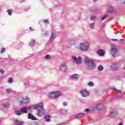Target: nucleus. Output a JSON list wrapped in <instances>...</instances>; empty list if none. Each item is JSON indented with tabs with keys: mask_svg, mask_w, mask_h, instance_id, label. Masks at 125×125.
<instances>
[{
	"mask_svg": "<svg viewBox=\"0 0 125 125\" xmlns=\"http://www.w3.org/2000/svg\"><path fill=\"white\" fill-rule=\"evenodd\" d=\"M33 108L35 110H37V116L38 117H42L44 115L45 111L43 108V103H39L33 105Z\"/></svg>",
	"mask_w": 125,
	"mask_h": 125,
	"instance_id": "nucleus-1",
	"label": "nucleus"
},
{
	"mask_svg": "<svg viewBox=\"0 0 125 125\" xmlns=\"http://www.w3.org/2000/svg\"><path fill=\"white\" fill-rule=\"evenodd\" d=\"M84 62L87 67V70H93L95 69V62L94 61L90 59L88 57H85L84 59Z\"/></svg>",
	"mask_w": 125,
	"mask_h": 125,
	"instance_id": "nucleus-2",
	"label": "nucleus"
},
{
	"mask_svg": "<svg viewBox=\"0 0 125 125\" xmlns=\"http://www.w3.org/2000/svg\"><path fill=\"white\" fill-rule=\"evenodd\" d=\"M90 47V45L88 42H83L80 43V46L77 47L78 50L81 51H88Z\"/></svg>",
	"mask_w": 125,
	"mask_h": 125,
	"instance_id": "nucleus-3",
	"label": "nucleus"
},
{
	"mask_svg": "<svg viewBox=\"0 0 125 125\" xmlns=\"http://www.w3.org/2000/svg\"><path fill=\"white\" fill-rule=\"evenodd\" d=\"M18 102L20 105L28 104L30 102V98L28 96L20 97L18 99Z\"/></svg>",
	"mask_w": 125,
	"mask_h": 125,
	"instance_id": "nucleus-4",
	"label": "nucleus"
},
{
	"mask_svg": "<svg viewBox=\"0 0 125 125\" xmlns=\"http://www.w3.org/2000/svg\"><path fill=\"white\" fill-rule=\"evenodd\" d=\"M72 60L75 62L76 64L79 65L80 64H82V57L78 56L77 57L75 55L72 56Z\"/></svg>",
	"mask_w": 125,
	"mask_h": 125,
	"instance_id": "nucleus-5",
	"label": "nucleus"
},
{
	"mask_svg": "<svg viewBox=\"0 0 125 125\" xmlns=\"http://www.w3.org/2000/svg\"><path fill=\"white\" fill-rule=\"evenodd\" d=\"M33 109H34L33 105L29 106L28 107H23L21 108V112L23 114H27L28 113V111H31Z\"/></svg>",
	"mask_w": 125,
	"mask_h": 125,
	"instance_id": "nucleus-6",
	"label": "nucleus"
},
{
	"mask_svg": "<svg viewBox=\"0 0 125 125\" xmlns=\"http://www.w3.org/2000/svg\"><path fill=\"white\" fill-rule=\"evenodd\" d=\"M80 94L83 97H87L89 95V92L86 89H83L80 91Z\"/></svg>",
	"mask_w": 125,
	"mask_h": 125,
	"instance_id": "nucleus-7",
	"label": "nucleus"
},
{
	"mask_svg": "<svg viewBox=\"0 0 125 125\" xmlns=\"http://www.w3.org/2000/svg\"><path fill=\"white\" fill-rule=\"evenodd\" d=\"M110 54L112 55L113 57H116L118 55V49L116 48V47H113L110 50Z\"/></svg>",
	"mask_w": 125,
	"mask_h": 125,
	"instance_id": "nucleus-8",
	"label": "nucleus"
},
{
	"mask_svg": "<svg viewBox=\"0 0 125 125\" xmlns=\"http://www.w3.org/2000/svg\"><path fill=\"white\" fill-rule=\"evenodd\" d=\"M59 70L61 71V72H67L68 70V67L67 65L65 64H62V65H60L59 66Z\"/></svg>",
	"mask_w": 125,
	"mask_h": 125,
	"instance_id": "nucleus-9",
	"label": "nucleus"
},
{
	"mask_svg": "<svg viewBox=\"0 0 125 125\" xmlns=\"http://www.w3.org/2000/svg\"><path fill=\"white\" fill-rule=\"evenodd\" d=\"M55 38H56V31H53L52 32V35L51 36V38L50 39V42H52L54 40H55Z\"/></svg>",
	"mask_w": 125,
	"mask_h": 125,
	"instance_id": "nucleus-10",
	"label": "nucleus"
},
{
	"mask_svg": "<svg viewBox=\"0 0 125 125\" xmlns=\"http://www.w3.org/2000/svg\"><path fill=\"white\" fill-rule=\"evenodd\" d=\"M55 92V98H57L62 96V92L60 91H54Z\"/></svg>",
	"mask_w": 125,
	"mask_h": 125,
	"instance_id": "nucleus-11",
	"label": "nucleus"
},
{
	"mask_svg": "<svg viewBox=\"0 0 125 125\" xmlns=\"http://www.w3.org/2000/svg\"><path fill=\"white\" fill-rule=\"evenodd\" d=\"M79 77L80 76L78 74H74L71 76V80L72 81H78L79 80Z\"/></svg>",
	"mask_w": 125,
	"mask_h": 125,
	"instance_id": "nucleus-12",
	"label": "nucleus"
},
{
	"mask_svg": "<svg viewBox=\"0 0 125 125\" xmlns=\"http://www.w3.org/2000/svg\"><path fill=\"white\" fill-rule=\"evenodd\" d=\"M47 95L48 97L50 98L55 99V94L54 91L49 92V93H48Z\"/></svg>",
	"mask_w": 125,
	"mask_h": 125,
	"instance_id": "nucleus-13",
	"label": "nucleus"
},
{
	"mask_svg": "<svg viewBox=\"0 0 125 125\" xmlns=\"http://www.w3.org/2000/svg\"><path fill=\"white\" fill-rule=\"evenodd\" d=\"M111 118H115L117 116V112L116 111L112 110L110 112L109 114Z\"/></svg>",
	"mask_w": 125,
	"mask_h": 125,
	"instance_id": "nucleus-14",
	"label": "nucleus"
},
{
	"mask_svg": "<svg viewBox=\"0 0 125 125\" xmlns=\"http://www.w3.org/2000/svg\"><path fill=\"white\" fill-rule=\"evenodd\" d=\"M28 118L29 120H32L33 121H36V120H37V118L31 113L28 114Z\"/></svg>",
	"mask_w": 125,
	"mask_h": 125,
	"instance_id": "nucleus-15",
	"label": "nucleus"
},
{
	"mask_svg": "<svg viewBox=\"0 0 125 125\" xmlns=\"http://www.w3.org/2000/svg\"><path fill=\"white\" fill-rule=\"evenodd\" d=\"M98 54H99V55H100V56H103V55L105 54V51H104L102 49H99V50H98Z\"/></svg>",
	"mask_w": 125,
	"mask_h": 125,
	"instance_id": "nucleus-16",
	"label": "nucleus"
},
{
	"mask_svg": "<svg viewBox=\"0 0 125 125\" xmlns=\"http://www.w3.org/2000/svg\"><path fill=\"white\" fill-rule=\"evenodd\" d=\"M103 108V104L100 103L97 105L96 109L97 110H101Z\"/></svg>",
	"mask_w": 125,
	"mask_h": 125,
	"instance_id": "nucleus-17",
	"label": "nucleus"
},
{
	"mask_svg": "<svg viewBox=\"0 0 125 125\" xmlns=\"http://www.w3.org/2000/svg\"><path fill=\"white\" fill-rule=\"evenodd\" d=\"M83 116H84V114L79 113L75 116V119H81V118H83Z\"/></svg>",
	"mask_w": 125,
	"mask_h": 125,
	"instance_id": "nucleus-18",
	"label": "nucleus"
},
{
	"mask_svg": "<svg viewBox=\"0 0 125 125\" xmlns=\"http://www.w3.org/2000/svg\"><path fill=\"white\" fill-rule=\"evenodd\" d=\"M77 40H76L75 39H72L69 41V43H71V44H75Z\"/></svg>",
	"mask_w": 125,
	"mask_h": 125,
	"instance_id": "nucleus-19",
	"label": "nucleus"
},
{
	"mask_svg": "<svg viewBox=\"0 0 125 125\" xmlns=\"http://www.w3.org/2000/svg\"><path fill=\"white\" fill-rule=\"evenodd\" d=\"M2 106H3V108H7L10 107V104L7 103H5L3 104Z\"/></svg>",
	"mask_w": 125,
	"mask_h": 125,
	"instance_id": "nucleus-20",
	"label": "nucleus"
},
{
	"mask_svg": "<svg viewBox=\"0 0 125 125\" xmlns=\"http://www.w3.org/2000/svg\"><path fill=\"white\" fill-rule=\"evenodd\" d=\"M44 119L46 122H50V116L46 115V116H45Z\"/></svg>",
	"mask_w": 125,
	"mask_h": 125,
	"instance_id": "nucleus-21",
	"label": "nucleus"
},
{
	"mask_svg": "<svg viewBox=\"0 0 125 125\" xmlns=\"http://www.w3.org/2000/svg\"><path fill=\"white\" fill-rule=\"evenodd\" d=\"M15 124L17 125H24V122H20L18 120H15Z\"/></svg>",
	"mask_w": 125,
	"mask_h": 125,
	"instance_id": "nucleus-22",
	"label": "nucleus"
},
{
	"mask_svg": "<svg viewBox=\"0 0 125 125\" xmlns=\"http://www.w3.org/2000/svg\"><path fill=\"white\" fill-rule=\"evenodd\" d=\"M13 12V10L12 9H9L7 10V12L9 16H11V15H12Z\"/></svg>",
	"mask_w": 125,
	"mask_h": 125,
	"instance_id": "nucleus-23",
	"label": "nucleus"
},
{
	"mask_svg": "<svg viewBox=\"0 0 125 125\" xmlns=\"http://www.w3.org/2000/svg\"><path fill=\"white\" fill-rule=\"evenodd\" d=\"M15 114L17 115V116H21V115H22L21 110H17L15 111Z\"/></svg>",
	"mask_w": 125,
	"mask_h": 125,
	"instance_id": "nucleus-24",
	"label": "nucleus"
},
{
	"mask_svg": "<svg viewBox=\"0 0 125 125\" xmlns=\"http://www.w3.org/2000/svg\"><path fill=\"white\" fill-rule=\"evenodd\" d=\"M111 70H112L113 71L115 70H117V66L116 65V64H113L111 65Z\"/></svg>",
	"mask_w": 125,
	"mask_h": 125,
	"instance_id": "nucleus-25",
	"label": "nucleus"
},
{
	"mask_svg": "<svg viewBox=\"0 0 125 125\" xmlns=\"http://www.w3.org/2000/svg\"><path fill=\"white\" fill-rule=\"evenodd\" d=\"M60 112L61 114H66V113H67V110L64 108H62L60 110Z\"/></svg>",
	"mask_w": 125,
	"mask_h": 125,
	"instance_id": "nucleus-26",
	"label": "nucleus"
},
{
	"mask_svg": "<svg viewBox=\"0 0 125 125\" xmlns=\"http://www.w3.org/2000/svg\"><path fill=\"white\" fill-rule=\"evenodd\" d=\"M35 43H36V41H35L34 40H32L30 41V45H31V46H34V45H35Z\"/></svg>",
	"mask_w": 125,
	"mask_h": 125,
	"instance_id": "nucleus-27",
	"label": "nucleus"
},
{
	"mask_svg": "<svg viewBox=\"0 0 125 125\" xmlns=\"http://www.w3.org/2000/svg\"><path fill=\"white\" fill-rule=\"evenodd\" d=\"M44 58L46 59V60H50V59H51V56L49 55H46L45 56Z\"/></svg>",
	"mask_w": 125,
	"mask_h": 125,
	"instance_id": "nucleus-28",
	"label": "nucleus"
},
{
	"mask_svg": "<svg viewBox=\"0 0 125 125\" xmlns=\"http://www.w3.org/2000/svg\"><path fill=\"white\" fill-rule=\"evenodd\" d=\"M95 25V22H93L89 24V27L91 29H94V25Z\"/></svg>",
	"mask_w": 125,
	"mask_h": 125,
	"instance_id": "nucleus-29",
	"label": "nucleus"
},
{
	"mask_svg": "<svg viewBox=\"0 0 125 125\" xmlns=\"http://www.w3.org/2000/svg\"><path fill=\"white\" fill-rule=\"evenodd\" d=\"M5 91L7 93H11V92H12V89H11V88H7V89H6Z\"/></svg>",
	"mask_w": 125,
	"mask_h": 125,
	"instance_id": "nucleus-30",
	"label": "nucleus"
},
{
	"mask_svg": "<svg viewBox=\"0 0 125 125\" xmlns=\"http://www.w3.org/2000/svg\"><path fill=\"white\" fill-rule=\"evenodd\" d=\"M112 90L115 91V92H116L117 94H119V93H121V91L117 90L116 88H112Z\"/></svg>",
	"mask_w": 125,
	"mask_h": 125,
	"instance_id": "nucleus-31",
	"label": "nucleus"
},
{
	"mask_svg": "<svg viewBox=\"0 0 125 125\" xmlns=\"http://www.w3.org/2000/svg\"><path fill=\"white\" fill-rule=\"evenodd\" d=\"M13 83V79L12 78H9L8 80V83Z\"/></svg>",
	"mask_w": 125,
	"mask_h": 125,
	"instance_id": "nucleus-32",
	"label": "nucleus"
},
{
	"mask_svg": "<svg viewBox=\"0 0 125 125\" xmlns=\"http://www.w3.org/2000/svg\"><path fill=\"white\" fill-rule=\"evenodd\" d=\"M108 10L109 12H113V11H114V9L113 7L109 6L108 8Z\"/></svg>",
	"mask_w": 125,
	"mask_h": 125,
	"instance_id": "nucleus-33",
	"label": "nucleus"
},
{
	"mask_svg": "<svg viewBox=\"0 0 125 125\" xmlns=\"http://www.w3.org/2000/svg\"><path fill=\"white\" fill-rule=\"evenodd\" d=\"M107 17H108V15H107V14L104 15V16H103V17L101 18L102 21L105 20V19H106V18H107Z\"/></svg>",
	"mask_w": 125,
	"mask_h": 125,
	"instance_id": "nucleus-34",
	"label": "nucleus"
},
{
	"mask_svg": "<svg viewBox=\"0 0 125 125\" xmlns=\"http://www.w3.org/2000/svg\"><path fill=\"white\" fill-rule=\"evenodd\" d=\"M88 86L92 87L94 85V83L92 82H90L88 83Z\"/></svg>",
	"mask_w": 125,
	"mask_h": 125,
	"instance_id": "nucleus-35",
	"label": "nucleus"
},
{
	"mask_svg": "<svg viewBox=\"0 0 125 125\" xmlns=\"http://www.w3.org/2000/svg\"><path fill=\"white\" fill-rule=\"evenodd\" d=\"M90 19L92 21H95V20H96V16H92L90 18Z\"/></svg>",
	"mask_w": 125,
	"mask_h": 125,
	"instance_id": "nucleus-36",
	"label": "nucleus"
},
{
	"mask_svg": "<svg viewBox=\"0 0 125 125\" xmlns=\"http://www.w3.org/2000/svg\"><path fill=\"white\" fill-rule=\"evenodd\" d=\"M103 69H104V68H103V66L102 65L99 66L98 70L99 71H103Z\"/></svg>",
	"mask_w": 125,
	"mask_h": 125,
	"instance_id": "nucleus-37",
	"label": "nucleus"
},
{
	"mask_svg": "<svg viewBox=\"0 0 125 125\" xmlns=\"http://www.w3.org/2000/svg\"><path fill=\"white\" fill-rule=\"evenodd\" d=\"M43 23H44L45 24H49V21H48V20H45L43 21Z\"/></svg>",
	"mask_w": 125,
	"mask_h": 125,
	"instance_id": "nucleus-38",
	"label": "nucleus"
},
{
	"mask_svg": "<svg viewBox=\"0 0 125 125\" xmlns=\"http://www.w3.org/2000/svg\"><path fill=\"white\" fill-rule=\"evenodd\" d=\"M4 51H5V49L4 48H2L1 49L0 52H1V53H3V52H4Z\"/></svg>",
	"mask_w": 125,
	"mask_h": 125,
	"instance_id": "nucleus-39",
	"label": "nucleus"
},
{
	"mask_svg": "<svg viewBox=\"0 0 125 125\" xmlns=\"http://www.w3.org/2000/svg\"><path fill=\"white\" fill-rule=\"evenodd\" d=\"M67 105H68V103L67 102H63V106H67Z\"/></svg>",
	"mask_w": 125,
	"mask_h": 125,
	"instance_id": "nucleus-40",
	"label": "nucleus"
},
{
	"mask_svg": "<svg viewBox=\"0 0 125 125\" xmlns=\"http://www.w3.org/2000/svg\"><path fill=\"white\" fill-rule=\"evenodd\" d=\"M85 111L88 112V113H90V109H86Z\"/></svg>",
	"mask_w": 125,
	"mask_h": 125,
	"instance_id": "nucleus-41",
	"label": "nucleus"
},
{
	"mask_svg": "<svg viewBox=\"0 0 125 125\" xmlns=\"http://www.w3.org/2000/svg\"><path fill=\"white\" fill-rule=\"evenodd\" d=\"M1 74H3V73H4V70H3V69H1L0 71Z\"/></svg>",
	"mask_w": 125,
	"mask_h": 125,
	"instance_id": "nucleus-42",
	"label": "nucleus"
},
{
	"mask_svg": "<svg viewBox=\"0 0 125 125\" xmlns=\"http://www.w3.org/2000/svg\"><path fill=\"white\" fill-rule=\"evenodd\" d=\"M117 125H123V123L120 122L117 124Z\"/></svg>",
	"mask_w": 125,
	"mask_h": 125,
	"instance_id": "nucleus-43",
	"label": "nucleus"
},
{
	"mask_svg": "<svg viewBox=\"0 0 125 125\" xmlns=\"http://www.w3.org/2000/svg\"><path fill=\"white\" fill-rule=\"evenodd\" d=\"M117 41H118V39H113V40H112L113 42H117Z\"/></svg>",
	"mask_w": 125,
	"mask_h": 125,
	"instance_id": "nucleus-44",
	"label": "nucleus"
},
{
	"mask_svg": "<svg viewBox=\"0 0 125 125\" xmlns=\"http://www.w3.org/2000/svg\"><path fill=\"white\" fill-rule=\"evenodd\" d=\"M122 42H125V39H120Z\"/></svg>",
	"mask_w": 125,
	"mask_h": 125,
	"instance_id": "nucleus-45",
	"label": "nucleus"
},
{
	"mask_svg": "<svg viewBox=\"0 0 125 125\" xmlns=\"http://www.w3.org/2000/svg\"><path fill=\"white\" fill-rule=\"evenodd\" d=\"M30 30L31 31H34V29H32V27H30Z\"/></svg>",
	"mask_w": 125,
	"mask_h": 125,
	"instance_id": "nucleus-46",
	"label": "nucleus"
},
{
	"mask_svg": "<svg viewBox=\"0 0 125 125\" xmlns=\"http://www.w3.org/2000/svg\"><path fill=\"white\" fill-rule=\"evenodd\" d=\"M98 1V0H93V1H94V2H96V1Z\"/></svg>",
	"mask_w": 125,
	"mask_h": 125,
	"instance_id": "nucleus-47",
	"label": "nucleus"
},
{
	"mask_svg": "<svg viewBox=\"0 0 125 125\" xmlns=\"http://www.w3.org/2000/svg\"><path fill=\"white\" fill-rule=\"evenodd\" d=\"M104 27H105V25H104Z\"/></svg>",
	"mask_w": 125,
	"mask_h": 125,
	"instance_id": "nucleus-48",
	"label": "nucleus"
},
{
	"mask_svg": "<svg viewBox=\"0 0 125 125\" xmlns=\"http://www.w3.org/2000/svg\"><path fill=\"white\" fill-rule=\"evenodd\" d=\"M44 35H45H45H47V34H45V33Z\"/></svg>",
	"mask_w": 125,
	"mask_h": 125,
	"instance_id": "nucleus-49",
	"label": "nucleus"
},
{
	"mask_svg": "<svg viewBox=\"0 0 125 125\" xmlns=\"http://www.w3.org/2000/svg\"><path fill=\"white\" fill-rule=\"evenodd\" d=\"M23 1H24V0H22Z\"/></svg>",
	"mask_w": 125,
	"mask_h": 125,
	"instance_id": "nucleus-50",
	"label": "nucleus"
}]
</instances>
